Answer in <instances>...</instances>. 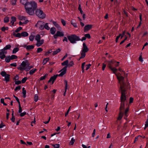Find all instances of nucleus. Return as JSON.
Instances as JSON below:
<instances>
[{
	"label": "nucleus",
	"mask_w": 148,
	"mask_h": 148,
	"mask_svg": "<svg viewBox=\"0 0 148 148\" xmlns=\"http://www.w3.org/2000/svg\"><path fill=\"white\" fill-rule=\"evenodd\" d=\"M35 11V14L38 17L42 19H43L45 17L46 14L42 10L36 9Z\"/></svg>",
	"instance_id": "7"
},
{
	"label": "nucleus",
	"mask_w": 148,
	"mask_h": 148,
	"mask_svg": "<svg viewBox=\"0 0 148 148\" xmlns=\"http://www.w3.org/2000/svg\"><path fill=\"white\" fill-rule=\"evenodd\" d=\"M25 62L24 61L22 62L21 65V67L18 68V69L21 71H23V70H25L26 65Z\"/></svg>",
	"instance_id": "9"
},
{
	"label": "nucleus",
	"mask_w": 148,
	"mask_h": 148,
	"mask_svg": "<svg viewBox=\"0 0 148 148\" xmlns=\"http://www.w3.org/2000/svg\"><path fill=\"white\" fill-rule=\"evenodd\" d=\"M8 29V27H3L1 29L2 32H4L5 30H7Z\"/></svg>",
	"instance_id": "39"
},
{
	"label": "nucleus",
	"mask_w": 148,
	"mask_h": 148,
	"mask_svg": "<svg viewBox=\"0 0 148 148\" xmlns=\"http://www.w3.org/2000/svg\"><path fill=\"white\" fill-rule=\"evenodd\" d=\"M34 36L33 35H31L29 37V40L30 41H32L34 39Z\"/></svg>",
	"instance_id": "48"
},
{
	"label": "nucleus",
	"mask_w": 148,
	"mask_h": 148,
	"mask_svg": "<svg viewBox=\"0 0 148 148\" xmlns=\"http://www.w3.org/2000/svg\"><path fill=\"white\" fill-rule=\"evenodd\" d=\"M38 96L37 94H35L34 97V101L36 102L38 101Z\"/></svg>",
	"instance_id": "40"
},
{
	"label": "nucleus",
	"mask_w": 148,
	"mask_h": 148,
	"mask_svg": "<svg viewBox=\"0 0 148 148\" xmlns=\"http://www.w3.org/2000/svg\"><path fill=\"white\" fill-rule=\"evenodd\" d=\"M85 62H84L83 63H82V70H83V72L84 71V66H85Z\"/></svg>",
	"instance_id": "59"
},
{
	"label": "nucleus",
	"mask_w": 148,
	"mask_h": 148,
	"mask_svg": "<svg viewBox=\"0 0 148 148\" xmlns=\"http://www.w3.org/2000/svg\"><path fill=\"white\" fill-rule=\"evenodd\" d=\"M26 12L29 15H33L35 14V11L37 8V4L35 1L32 0L27 1L24 4Z\"/></svg>",
	"instance_id": "2"
},
{
	"label": "nucleus",
	"mask_w": 148,
	"mask_h": 148,
	"mask_svg": "<svg viewBox=\"0 0 148 148\" xmlns=\"http://www.w3.org/2000/svg\"><path fill=\"white\" fill-rule=\"evenodd\" d=\"M42 50H43V49L42 48H40V47L38 48L37 49L36 51V52L38 53H40V52H41V51H42Z\"/></svg>",
	"instance_id": "42"
},
{
	"label": "nucleus",
	"mask_w": 148,
	"mask_h": 148,
	"mask_svg": "<svg viewBox=\"0 0 148 148\" xmlns=\"http://www.w3.org/2000/svg\"><path fill=\"white\" fill-rule=\"evenodd\" d=\"M10 66H12L16 67V63H13L10 64Z\"/></svg>",
	"instance_id": "60"
},
{
	"label": "nucleus",
	"mask_w": 148,
	"mask_h": 148,
	"mask_svg": "<svg viewBox=\"0 0 148 148\" xmlns=\"http://www.w3.org/2000/svg\"><path fill=\"white\" fill-rule=\"evenodd\" d=\"M26 114V112H23L22 113H21L20 114V116H21V117H23V116H25V115Z\"/></svg>",
	"instance_id": "56"
},
{
	"label": "nucleus",
	"mask_w": 148,
	"mask_h": 148,
	"mask_svg": "<svg viewBox=\"0 0 148 148\" xmlns=\"http://www.w3.org/2000/svg\"><path fill=\"white\" fill-rule=\"evenodd\" d=\"M28 0H20V3H21L24 4L25 3L28 1Z\"/></svg>",
	"instance_id": "57"
},
{
	"label": "nucleus",
	"mask_w": 148,
	"mask_h": 148,
	"mask_svg": "<svg viewBox=\"0 0 148 148\" xmlns=\"http://www.w3.org/2000/svg\"><path fill=\"white\" fill-rule=\"evenodd\" d=\"M42 22L41 21H38V22L37 24L35 26H37V25H39V28L41 30H43L44 28V24H43L44 23H43L42 24L39 25V23H41Z\"/></svg>",
	"instance_id": "12"
},
{
	"label": "nucleus",
	"mask_w": 148,
	"mask_h": 148,
	"mask_svg": "<svg viewBox=\"0 0 148 148\" xmlns=\"http://www.w3.org/2000/svg\"><path fill=\"white\" fill-rule=\"evenodd\" d=\"M44 27L46 29L49 30L50 29V27L48 25V23H46L44 25Z\"/></svg>",
	"instance_id": "31"
},
{
	"label": "nucleus",
	"mask_w": 148,
	"mask_h": 148,
	"mask_svg": "<svg viewBox=\"0 0 148 148\" xmlns=\"http://www.w3.org/2000/svg\"><path fill=\"white\" fill-rule=\"evenodd\" d=\"M13 34L14 36L16 37L20 38L21 37V34L20 33H18L16 34L15 32H13Z\"/></svg>",
	"instance_id": "20"
},
{
	"label": "nucleus",
	"mask_w": 148,
	"mask_h": 148,
	"mask_svg": "<svg viewBox=\"0 0 148 148\" xmlns=\"http://www.w3.org/2000/svg\"><path fill=\"white\" fill-rule=\"evenodd\" d=\"M148 127V119L146 120L145 122V129Z\"/></svg>",
	"instance_id": "54"
},
{
	"label": "nucleus",
	"mask_w": 148,
	"mask_h": 148,
	"mask_svg": "<svg viewBox=\"0 0 148 148\" xmlns=\"http://www.w3.org/2000/svg\"><path fill=\"white\" fill-rule=\"evenodd\" d=\"M44 41V40L43 39L40 40L39 41H38V42H37L36 44V46L38 47H40L43 43Z\"/></svg>",
	"instance_id": "16"
},
{
	"label": "nucleus",
	"mask_w": 148,
	"mask_h": 148,
	"mask_svg": "<svg viewBox=\"0 0 148 148\" xmlns=\"http://www.w3.org/2000/svg\"><path fill=\"white\" fill-rule=\"evenodd\" d=\"M21 37H25L28 36V34L26 32H23L21 33Z\"/></svg>",
	"instance_id": "21"
},
{
	"label": "nucleus",
	"mask_w": 148,
	"mask_h": 148,
	"mask_svg": "<svg viewBox=\"0 0 148 148\" xmlns=\"http://www.w3.org/2000/svg\"><path fill=\"white\" fill-rule=\"evenodd\" d=\"M125 31H123L122 32V34H120L121 35V39L124 36H125Z\"/></svg>",
	"instance_id": "41"
},
{
	"label": "nucleus",
	"mask_w": 148,
	"mask_h": 148,
	"mask_svg": "<svg viewBox=\"0 0 148 148\" xmlns=\"http://www.w3.org/2000/svg\"><path fill=\"white\" fill-rule=\"evenodd\" d=\"M95 132H96L95 130V129H94V130L93 131V133L92 134V136L93 137H94L95 136Z\"/></svg>",
	"instance_id": "63"
},
{
	"label": "nucleus",
	"mask_w": 148,
	"mask_h": 148,
	"mask_svg": "<svg viewBox=\"0 0 148 148\" xmlns=\"http://www.w3.org/2000/svg\"><path fill=\"white\" fill-rule=\"evenodd\" d=\"M16 0H11V3L12 5H15L16 4Z\"/></svg>",
	"instance_id": "43"
},
{
	"label": "nucleus",
	"mask_w": 148,
	"mask_h": 148,
	"mask_svg": "<svg viewBox=\"0 0 148 148\" xmlns=\"http://www.w3.org/2000/svg\"><path fill=\"white\" fill-rule=\"evenodd\" d=\"M11 20V22H13V23H14L16 21V18L14 16H12Z\"/></svg>",
	"instance_id": "46"
},
{
	"label": "nucleus",
	"mask_w": 148,
	"mask_h": 148,
	"mask_svg": "<svg viewBox=\"0 0 148 148\" xmlns=\"http://www.w3.org/2000/svg\"><path fill=\"white\" fill-rule=\"evenodd\" d=\"M14 97L16 99V100L17 102L18 103V104H20V102L19 101V99L18 98L16 97L14 95Z\"/></svg>",
	"instance_id": "58"
},
{
	"label": "nucleus",
	"mask_w": 148,
	"mask_h": 148,
	"mask_svg": "<svg viewBox=\"0 0 148 148\" xmlns=\"http://www.w3.org/2000/svg\"><path fill=\"white\" fill-rule=\"evenodd\" d=\"M5 61L6 62L9 63L10 62L11 59H10V56H6L5 58Z\"/></svg>",
	"instance_id": "22"
},
{
	"label": "nucleus",
	"mask_w": 148,
	"mask_h": 148,
	"mask_svg": "<svg viewBox=\"0 0 148 148\" xmlns=\"http://www.w3.org/2000/svg\"><path fill=\"white\" fill-rule=\"evenodd\" d=\"M52 145L54 148H59L60 147V145L59 144Z\"/></svg>",
	"instance_id": "44"
},
{
	"label": "nucleus",
	"mask_w": 148,
	"mask_h": 148,
	"mask_svg": "<svg viewBox=\"0 0 148 148\" xmlns=\"http://www.w3.org/2000/svg\"><path fill=\"white\" fill-rule=\"evenodd\" d=\"M83 49L82 50V51L85 52H87L88 51V48L87 46L86 45V44L84 43L83 44Z\"/></svg>",
	"instance_id": "14"
},
{
	"label": "nucleus",
	"mask_w": 148,
	"mask_h": 148,
	"mask_svg": "<svg viewBox=\"0 0 148 148\" xmlns=\"http://www.w3.org/2000/svg\"><path fill=\"white\" fill-rule=\"evenodd\" d=\"M71 24H72L75 27H77V25L76 22V21L75 20H72L71 22Z\"/></svg>",
	"instance_id": "17"
},
{
	"label": "nucleus",
	"mask_w": 148,
	"mask_h": 148,
	"mask_svg": "<svg viewBox=\"0 0 148 148\" xmlns=\"http://www.w3.org/2000/svg\"><path fill=\"white\" fill-rule=\"evenodd\" d=\"M36 71H37V69H33L30 71L29 72V73L30 75H32Z\"/></svg>",
	"instance_id": "26"
},
{
	"label": "nucleus",
	"mask_w": 148,
	"mask_h": 148,
	"mask_svg": "<svg viewBox=\"0 0 148 148\" xmlns=\"http://www.w3.org/2000/svg\"><path fill=\"white\" fill-rule=\"evenodd\" d=\"M17 58V56L15 55H13L10 56V59L11 60L16 59Z\"/></svg>",
	"instance_id": "33"
},
{
	"label": "nucleus",
	"mask_w": 148,
	"mask_h": 148,
	"mask_svg": "<svg viewBox=\"0 0 148 148\" xmlns=\"http://www.w3.org/2000/svg\"><path fill=\"white\" fill-rule=\"evenodd\" d=\"M55 27H56L57 28L58 30H61L62 29L61 27L60 26V25L58 24Z\"/></svg>",
	"instance_id": "51"
},
{
	"label": "nucleus",
	"mask_w": 148,
	"mask_h": 148,
	"mask_svg": "<svg viewBox=\"0 0 148 148\" xmlns=\"http://www.w3.org/2000/svg\"><path fill=\"white\" fill-rule=\"evenodd\" d=\"M56 29L55 27H52L50 29V33L52 35H53L55 34L56 32Z\"/></svg>",
	"instance_id": "18"
},
{
	"label": "nucleus",
	"mask_w": 148,
	"mask_h": 148,
	"mask_svg": "<svg viewBox=\"0 0 148 148\" xmlns=\"http://www.w3.org/2000/svg\"><path fill=\"white\" fill-rule=\"evenodd\" d=\"M11 47V46L10 45H6L3 49L0 50V58L1 59H3L6 57L5 55L7 53L6 50L10 49Z\"/></svg>",
	"instance_id": "4"
},
{
	"label": "nucleus",
	"mask_w": 148,
	"mask_h": 148,
	"mask_svg": "<svg viewBox=\"0 0 148 148\" xmlns=\"http://www.w3.org/2000/svg\"><path fill=\"white\" fill-rule=\"evenodd\" d=\"M24 48H26L27 50H29L31 49H33L34 48V46L33 45H24Z\"/></svg>",
	"instance_id": "15"
},
{
	"label": "nucleus",
	"mask_w": 148,
	"mask_h": 148,
	"mask_svg": "<svg viewBox=\"0 0 148 148\" xmlns=\"http://www.w3.org/2000/svg\"><path fill=\"white\" fill-rule=\"evenodd\" d=\"M92 28V25H87L84 27V31L86 33L87 32L90 30Z\"/></svg>",
	"instance_id": "11"
},
{
	"label": "nucleus",
	"mask_w": 148,
	"mask_h": 148,
	"mask_svg": "<svg viewBox=\"0 0 148 148\" xmlns=\"http://www.w3.org/2000/svg\"><path fill=\"white\" fill-rule=\"evenodd\" d=\"M67 37L68 40L72 44L76 43L77 41H80L81 40L79 37L75 34H72L68 36Z\"/></svg>",
	"instance_id": "3"
},
{
	"label": "nucleus",
	"mask_w": 148,
	"mask_h": 148,
	"mask_svg": "<svg viewBox=\"0 0 148 148\" xmlns=\"http://www.w3.org/2000/svg\"><path fill=\"white\" fill-rule=\"evenodd\" d=\"M4 22L5 23H8L9 21V18L8 17H6L4 18Z\"/></svg>",
	"instance_id": "35"
},
{
	"label": "nucleus",
	"mask_w": 148,
	"mask_h": 148,
	"mask_svg": "<svg viewBox=\"0 0 148 148\" xmlns=\"http://www.w3.org/2000/svg\"><path fill=\"white\" fill-rule=\"evenodd\" d=\"M117 78L120 85V92L121 93L120 97L121 105L119 108V114L118 118V119L120 120L124 115L123 112L125 109V104L127 103L126 97V88L128 87V85L126 86L124 78L123 77L117 76Z\"/></svg>",
	"instance_id": "1"
},
{
	"label": "nucleus",
	"mask_w": 148,
	"mask_h": 148,
	"mask_svg": "<svg viewBox=\"0 0 148 148\" xmlns=\"http://www.w3.org/2000/svg\"><path fill=\"white\" fill-rule=\"evenodd\" d=\"M40 39V35L38 34L36 36L35 39L38 42V41H39Z\"/></svg>",
	"instance_id": "29"
},
{
	"label": "nucleus",
	"mask_w": 148,
	"mask_h": 148,
	"mask_svg": "<svg viewBox=\"0 0 148 148\" xmlns=\"http://www.w3.org/2000/svg\"><path fill=\"white\" fill-rule=\"evenodd\" d=\"M0 74L2 76L5 77V80L6 83L10 81V75L9 74H7L4 71H2Z\"/></svg>",
	"instance_id": "8"
},
{
	"label": "nucleus",
	"mask_w": 148,
	"mask_h": 148,
	"mask_svg": "<svg viewBox=\"0 0 148 148\" xmlns=\"http://www.w3.org/2000/svg\"><path fill=\"white\" fill-rule=\"evenodd\" d=\"M81 56L80 57L79 60L85 57L86 56V52H85L81 50Z\"/></svg>",
	"instance_id": "19"
},
{
	"label": "nucleus",
	"mask_w": 148,
	"mask_h": 148,
	"mask_svg": "<svg viewBox=\"0 0 148 148\" xmlns=\"http://www.w3.org/2000/svg\"><path fill=\"white\" fill-rule=\"evenodd\" d=\"M61 23L64 26H65L66 24V22L64 20L62 19H61Z\"/></svg>",
	"instance_id": "45"
},
{
	"label": "nucleus",
	"mask_w": 148,
	"mask_h": 148,
	"mask_svg": "<svg viewBox=\"0 0 148 148\" xmlns=\"http://www.w3.org/2000/svg\"><path fill=\"white\" fill-rule=\"evenodd\" d=\"M74 64L73 61H71L69 63H68V67H71L73 66V65H74Z\"/></svg>",
	"instance_id": "38"
},
{
	"label": "nucleus",
	"mask_w": 148,
	"mask_h": 148,
	"mask_svg": "<svg viewBox=\"0 0 148 148\" xmlns=\"http://www.w3.org/2000/svg\"><path fill=\"white\" fill-rule=\"evenodd\" d=\"M22 27H19L18 28L15 30V32L17 33L19 32L22 29Z\"/></svg>",
	"instance_id": "49"
},
{
	"label": "nucleus",
	"mask_w": 148,
	"mask_h": 148,
	"mask_svg": "<svg viewBox=\"0 0 148 148\" xmlns=\"http://www.w3.org/2000/svg\"><path fill=\"white\" fill-rule=\"evenodd\" d=\"M52 23L53 25L55 27L58 24L55 21H52Z\"/></svg>",
	"instance_id": "64"
},
{
	"label": "nucleus",
	"mask_w": 148,
	"mask_h": 148,
	"mask_svg": "<svg viewBox=\"0 0 148 148\" xmlns=\"http://www.w3.org/2000/svg\"><path fill=\"white\" fill-rule=\"evenodd\" d=\"M121 36V35L120 34H119V35L116 37L115 39V41L116 42H118V40L119 38Z\"/></svg>",
	"instance_id": "52"
},
{
	"label": "nucleus",
	"mask_w": 148,
	"mask_h": 148,
	"mask_svg": "<svg viewBox=\"0 0 148 148\" xmlns=\"http://www.w3.org/2000/svg\"><path fill=\"white\" fill-rule=\"evenodd\" d=\"M64 84L65 85V90H67L68 87V85L67 80H65L64 81Z\"/></svg>",
	"instance_id": "32"
},
{
	"label": "nucleus",
	"mask_w": 148,
	"mask_h": 148,
	"mask_svg": "<svg viewBox=\"0 0 148 148\" xmlns=\"http://www.w3.org/2000/svg\"><path fill=\"white\" fill-rule=\"evenodd\" d=\"M58 36L62 37L64 35L63 32H61L60 31H58L56 32Z\"/></svg>",
	"instance_id": "24"
},
{
	"label": "nucleus",
	"mask_w": 148,
	"mask_h": 148,
	"mask_svg": "<svg viewBox=\"0 0 148 148\" xmlns=\"http://www.w3.org/2000/svg\"><path fill=\"white\" fill-rule=\"evenodd\" d=\"M48 74H46L45 75L41 76L40 78V80L42 81L45 79L48 76Z\"/></svg>",
	"instance_id": "27"
},
{
	"label": "nucleus",
	"mask_w": 148,
	"mask_h": 148,
	"mask_svg": "<svg viewBox=\"0 0 148 148\" xmlns=\"http://www.w3.org/2000/svg\"><path fill=\"white\" fill-rule=\"evenodd\" d=\"M26 19V17L24 16H21L19 18V20H21V21L25 20Z\"/></svg>",
	"instance_id": "36"
},
{
	"label": "nucleus",
	"mask_w": 148,
	"mask_h": 148,
	"mask_svg": "<svg viewBox=\"0 0 148 148\" xmlns=\"http://www.w3.org/2000/svg\"><path fill=\"white\" fill-rule=\"evenodd\" d=\"M129 111V107L128 106L127 108H126L125 110V111L124 113V115L125 116V117H127L128 115H129L128 112Z\"/></svg>",
	"instance_id": "13"
},
{
	"label": "nucleus",
	"mask_w": 148,
	"mask_h": 148,
	"mask_svg": "<svg viewBox=\"0 0 148 148\" xmlns=\"http://www.w3.org/2000/svg\"><path fill=\"white\" fill-rule=\"evenodd\" d=\"M27 79V77H24L22 79L21 82L22 83H24L26 82Z\"/></svg>",
	"instance_id": "37"
},
{
	"label": "nucleus",
	"mask_w": 148,
	"mask_h": 148,
	"mask_svg": "<svg viewBox=\"0 0 148 148\" xmlns=\"http://www.w3.org/2000/svg\"><path fill=\"white\" fill-rule=\"evenodd\" d=\"M61 50L60 48H58L56 50L53 51L52 54L53 55H56L58 53H59Z\"/></svg>",
	"instance_id": "25"
},
{
	"label": "nucleus",
	"mask_w": 148,
	"mask_h": 148,
	"mask_svg": "<svg viewBox=\"0 0 148 148\" xmlns=\"http://www.w3.org/2000/svg\"><path fill=\"white\" fill-rule=\"evenodd\" d=\"M116 63V61L110 60L108 62V68L113 72L115 74L116 72L117 71V69L115 67H113V65Z\"/></svg>",
	"instance_id": "6"
},
{
	"label": "nucleus",
	"mask_w": 148,
	"mask_h": 148,
	"mask_svg": "<svg viewBox=\"0 0 148 148\" xmlns=\"http://www.w3.org/2000/svg\"><path fill=\"white\" fill-rule=\"evenodd\" d=\"M15 84L16 85H19L21 83V81H15Z\"/></svg>",
	"instance_id": "61"
},
{
	"label": "nucleus",
	"mask_w": 148,
	"mask_h": 148,
	"mask_svg": "<svg viewBox=\"0 0 148 148\" xmlns=\"http://www.w3.org/2000/svg\"><path fill=\"white\" fill-rule=\"evenodd\" d=\"M49 58H45L42 62L43 65H45L49 60Z\"/></svg>",
	"instance_id": "23"
},
{
	"label": "nucleus",
	"mask_w": 148,
	"mask_h": 148,
	"mask_svg": "<svg viewBox=\"0 0 148 148\" xmlns=\"http://www.w3.org/2000/svg\"><path fill=\"white\" fill-rule=\"evenodd\" d=\"M71 108V106L69 107V109L67 110V112L65 113V116H67V115H68V114L69 112L70 111Z\"/></svg>",
	"instance_id": "55"
},
{
	"label": "nucleus",
	"mask_w": 148,
	"mask_h": 148,
	"mask_svg": "<svg viewBox=\"0 0 148 148\" xmlns=\"http://www.w3.org/2000/svg\"><path fill=\"white\" fill-rule=\"evenodd\" d=\"M75 142V140L73 137L71 138V141L69 142V145H73Z\"/></svg>",
	"instance_id": "30"
},
{
	"label": "nucleus",
	"mask_w": 148,
	"mask_h": 148,
	"mask_svg": "<svg viewBox=\"0 0 148 148\" xmlns=\"http://www.w3.org/2000/svg\"><path fill=\"white\" fill-rule=\"evenodd\" d=\"M21 89V86H19L16 87L14 89V90L15 91H17L18 90H20Z\"/></svg>",
	"instance_id": "53"
},
{
	"label": "nucleus",
	"mask_w": 148,
	"mask_h": 148,
	"mask_svg": "<svg viewBox=\"0 0 148 148\" xmlns=\"http://www.w3.org/2000/svg\"><path fill=\"white\" fill-rule=\"evenodd\" d=\"M84 36L86 38H87L88 39H90L91 38L90 35L89 34H85L84 35Z\"/></svg>",
	"instance_id": "47"
},
{
	"label": "nucleus",
	"mask_w": 148,
	"mask_h": 148,
	"mask_svg": "<svg viewBox=\"0 0 148 148\" xmlns=\"http://www.w3.org/2000/svg\"><path fill=\"white\" fill-rule=\"evenodd\" d=\"M15 80H18L19 79V76L18 75H16L14 78Z\"/></svg>",
	"instance_id": "62"
},
{
	"label": "nucleus",
	"mask_w": 148,
	"mask_h": 148,
	"mask_svg": "<svg viewBox=\"0 0 148 148\" xmlns=\"http://www.w3.org/2000/svg\"><path fill=\"white\" fill-rule=\"evenodd\" d=\"M69 63V60H66L62 63V66H65L60 71H61V73L59 74V76H62L66 73L67 68L68 67V64Z\"/></svg>",
	"instance_id": "5"
},
{
	"label": "nucleus",
	"mask_w": 148,
	"mask_h": 148,
	"mask_svg": "<svg viewBox=\"0 0 148 148\" xmlns=\"http://www.w3.org/2000/svg\"><path fill=\"white\" fill-rule=\"evenodd\" d=\"M19 50V49L18 47H15L14 49L12 51V53L15 54L18 52Z\"/></svg>",
	"instance_id": "28"
},
{
	"label": "nucleus",
	"mask_w": 148,
	"mask_h": 148,
	"mask_svg": "<svg viewBox=\"0 0 148 148\" xmlns=\"http://www.w3.org/2000/svg\"><path fill=\"white\" fill-rule=\"evenodd\" d=\"M19 106V110L18 111V112L19 113H21L22 111V108L21 106V105L20 104H18Z\"/></svg>",
	"instance_id": "50"
},
{
	"label": "nucleus",
	"mask_w": 148,
	"mask_h": 148,
	"mask_svg": "<svg viewBox=\"0 0 148 148\" xmlns=\"http://www.w3.org/2000/svg\"><path fill=\"white\" fill-rule=\"evenodd\" d=\"M58 75H59L57 74L56 75H54L53 76L51 77L48 81V83H49L51 82H52V84H53L54 83L55 80L56 79L58 76H59Z\"/></svg>",
	"instance_id": "10"
},
{
	"label": "nucleus",
	"mask_w": 148,
	"mask_h": 148,
	"mask_svg": "<svg viewBox=\"0 0 148 148\" xmlns=\"http://www.w3.org/2000/svg\"><path fill=\"white\" fill-rule=\"evenodd\" d=\"M33 66H27V67H26L25 68V70L27 71H29L31 68H33Z\"/></svg>",
	"instance_id": "34"
}]
</instances>
